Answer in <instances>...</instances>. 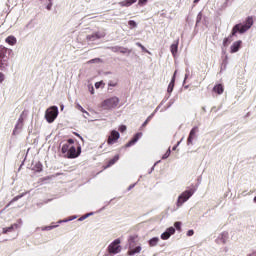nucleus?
I'll use <instances>...</instances> for the list:
<instances>
[{
    "label": "nucleus",
    "instance_id": "nucleus-45",
    "mask_svg": "<svg viewBox=\"0 0 256 256\" xmlns=\"http://www.w3.org/2000/svg\"><path fill=\"white\" fill-rule=\"evenodd\" d=\"M175 149H177V146H174V147H173V151H175Z\"/></svg>",
    "mask_w": 256,
    "mask_h": 256
},
{
    "label": "nucleus",
    "instance_id": "nucleus-39",
    "mask_svg": "<svg viewBox=\"0 0 256 256\" xmlns=\"http://www.w3.org/2000/svg\"><path fill=\"white\" fill-rule=\"evenodd\" d=\"M101 85H103V81L96 82V83H95V88H96V89H99V87H101Z\"/></svg>",
    "mask_w": 256,
    "mask_h": 256
},
{
    "label": "nucleus",
    "instance_id": "nucleus-18",
    "mask_svg": "<svg viewBox=\"0 0 256 256\" xmlns=\"http://www.w3.org/2000/svg\"><path fill=\"white\" fill-rule=\"evenodd\" d=\"M14 229H19V224H12L10 227L3 228L2 233L7 235V233H11Z\"/></svg>",
    "mask_w": 256,
    "mask_h": 256
},
{
    "label": "nucleus",
    "instance_id": "nucleus-38",
    "mask_svg": "<svg viewBox=\"0 0 256 256\" xmlns=\"http://www.w3.org/2000/svg\"><path fill=\"white\" fill-rule=\"evenodd\" d=\"M193 235H195V231L189 230V231L187 232V236H188V237H193Z\"/></svg>",
    "mask_w": 256,
    "mask_h": 256
},
{
    "label": "nucleus",
    "instance_id": "nucleus-47",
    "mask_svg": "<svg viewBox=\"0 0 256 256\" xmlns=\"http://www.w3.org/2000/svg\"><path fill=\"white\" fill-rule=\"evenodd\" d=\"M84 114H86V115H89V112H87V113H84Z\"/></svg>",
    "mask_w": 256,
    "mask_h": 256
},
{
    "label": "nucleus",
    "instance_id": "nucleus-46",
    "mask_svg": "<svg viewBox=\"0 0 256 256\" xmlns=\"http://www.w3.org/2000/svg\"><path fill=\"white\" fill-rule=\"evenodd\" d=\"M254 203H256V196L254 197Z\"/></svg>",
    "mask_w": 256,
    "mask_h": 256
},
{
    "label": "nucleus",
    "instance_id": "nucleus-29",
    "mask_svg": "<svg viewBox=\"0 0 256 256\" xmlns=\"http://www.w3.org/2000/svg\"><path fill=\"white\" fill-rule=\"evenodd\" d=\"M76 109H78V111H81V113H87V111L84 109L83 106H81V104H77Z\"/></svg>",
    "mask_w": 256,
    "mask_h": 256
},
{
    "label": "nucleus",
    "instance_id": "nucleus-5",
    "mask_svg": "<svg viewBox=\"0 0 256 256\" xmlns=\"http://www.w3.org/2000/svg\"><path fill=\"white\" fill-rule=\"evenodd\" d=\"M108 253L110 255H117V253H121V239L114 240L107 248Z\"/></svg>",
    "mask_w": 256,
    "mask_h": 256
},
{
    "label": "nucleus",
    "instance_id": "nucleus-19",
    "mask_svg": "<svg viewBox=\"0 0 256 256\" xmlns=\"http://www.w3.org/2000/svg\"><path fill=\"white\" fill-rule=\"evenodd\" d=\"M134 3H137V0H124L119 2L120 7H131Z\"/></svg>",
    "mask_w": 256,
    "mask_h": 256
},
{
    "label": "nucleus",
    "instance_id": "nucleus-8",
    "mask_svg": "<svg viewBox=\"0 0 256 256\" xmlns=\"http://www.w3.org/2000/svg\"><path fill=\"white\" fill-rule=\"evenodd\" d=\"M78 155H81V148H80V146L78 147V150H77V148H75V146H71L70 150L65 155V157H67L68 159H76V157Z\"/></svg>",
    "mask_w": 256,
    "mask_h": 256
},
{
    "label": "nucleus",
    "instance_id": "nucleus-22",
    "mask_svg": "<svg viewBox=\"0 0 256 256\" xmlns=\"http://www.w3.org/2000/svg\"><path fill=\"white\" fill-rule=\"evenodd\" d=\"M6 43H8V45H15V43H17V38L14 36H8L6 38Z\"/></svg>",
    "mask_w": 256,
    "mask_h": 256
},
{
    "label": "nucleus",
    "instance_id": "nucleus-35",
    "mask_svg": "<svg viewBox=\"0 0 256 256\" xmlns=\"http://www.w3.org/2000/svg\"><path fill=\"white\" fill-rule=\"evenodd\" d=\"M108 86L109 87H117V82L109 81Z\"/></svg>",
    "mask_w": 256,
    "mask_h": 256
},
{
    "label": "nucleus",
    "instance_id": "nucleus-21",
    "mask_svg": "<svg viewBox=\"0 0 256 256\" xmlns=\"http://www.w3.org/2000/svg\"><path fill=\"white\" fill-rule=\"evenodd\" d=\"M177 72L174 73L172 80L170 81L169 85H168V93H173V89L175 87V75Z\"/></svg>",
    "mask_w": 256,
    "mask_h": 256
},
{
    "label": "nucleus",
    "instance_id": "nucleus-28",
    "mask_svg": "<svg viewBox=\"0 0 256 256\" xmlns=\"http://www.w3.org/2000/svg\"><path fill=\"white\" fill-rule=\"evenodd\" d=\"M128 25L130 26L131 29H134L135 27H137V22H135V20H130L128 22Z\"/></svg>",
    "mask_w": 256,
    "mask_h": 256
},
{
    "label": "nucleus",
    "instance_id": "nucleus-37",
    "mask_svg": "<svg viewBox=\"0 0 256 256\" xmlns=\"http://www.w3.org/2000/svg\"><path fill=\"white\" fill-rule=\"evenodd\" d=\"M3 81H5V74L0 72V83H3Z\"/></svg>",
    "mask_w": 256,
    "mask_h": 256
},
{
    "label": "nucleus",
    "instance_id": "nucleus-34",
    "mask_svg": "<svg viewBox=\"0 0 256 256\" xmlns=\"http://www.w3.org/2000/svg\"><path fill=\"white\" fill-rule=\"evenodd\" d=\"M119 131L120 133H124V131H127V126L125 125L120 126Z\"/></svg>",
    "mask_w": 256,
    "mask_h": 256
},
{
    "label": "nucleus",
    "instance_id": "nucleus-9",
    "mask_svg": "<svg viewBox=\"0 0 256 256\" xmlns=\"http://www.w3.org/2000/svg\"><path fill=\"white\" fill-rule=\"evenodd\" d=\"M110 51H112L113 53H122V55H129L131 53V49L123 46H112L110 47Z\"/></svg>",
    "mask_w": 256,
    "mask_h": 256
},
{
    "label": "nucleus",
    "instance_id": "nucleus-14",
    "mask_svg": "<svg viewBox=\"0 0 256 256\" xmlns=\"http://www.w3.org/2000/svg\"><path fill=\"white\" fill-rule=\"evenodd\" d=\"M243 45V41L238 40L234 42L230 47V53H237L241 49V46Z\"/></svg>",
    "mask_w": 256,
    "mask_h": 256
},
{
    "label": "nucleus",
    "instance_id": "nucleus-17",
    "mask_svg": "<svg viewBox=\"0 0 256 256\" xmlns=\"http://www.w3.org/2000/svg\"><path fill=\"white\" fill-rule=\"evenodd\" d=\"M197 131H198L197 127L192 128V130L190 131V134L187 140L188 145H191V143H193V137H195V134L197 133Z\"/></svg>",
    "mask_w": 256,
    "mask_h": 256
},
{
    "label": "nucleus",
    "instance_id": "nucleus-32",
    "mask_svg": "<svg viewBox=\"0 0 256 256\" xmlns=\"http://www.w3.org/2000/svg\"><path fill=\"white\" fill-rule=\"evenodd\" d=\"M171 155V149H168L167 152L163 155L162 159H167Z\"/></svg>",
    "mask_w": 256,
    "mask_h": 256
},
{
    "label": "nucleus",
    "instance_id": "nucleus-26",
    "mask_svg": "<svg viewBox=\"0 0 256 256\" xmlns=\"http://www.w3.org/2000/svg\"><path fill=\"white\" fill-rule=\"evenodd\" d=\"M21 197H23V194H22V195L15 196V197L7 204L6 207L11 206L12 203H15V201H19V199H21Z\"/></svg>",
    "mask_w": 256,
    "mask_h": 256
},
{
    "label": "nucleus",
    "instance_id": "nucleus-36",
    "mask_svg": "<svg viewBox=\"0 0 256 256\" xmlns=\"http://www.w3.org/2000/svg\"><path fill=\"white\" fill-rule=\"evenodd\" d=\"M55 226H46L45 228H42V231H51Z\"/></svg>",
    "mask_w": 256,
    "mask_h": 256
},
{
    "label": "nucleus",
    "instance_id": "nucleus-27",
    "mask_svg": "<svg viewBox=\"0 0 256 256\" xmlns=\"http://www.w3.org/2000/svg\"><path fill=\"white\" fill-rule=\"evenodd\" d=\"M136 45H137V47H140V49L143 51V53H150L149 50H147V48H145V46H143V44H141V42H137Z\"/></svg>",
    "mask_w": 256,
    "mask_h": 256
},
{
    "label": "nucleus",
    "instance_id": "nucleus-15",
    "mask_svg": "<svg viewBox=\"0 0 256 256\" xmlns=\"http://www.w3.org/2000/svg\"><path fill=\"white\" fill-rule=\"evenodd\" d=\"M141 246H137L135 248H133V245L130 244L127 255L129 256H133V255H137V253H141Z\"/></svg>",
    "mask_w": 256,
    "mask_h": 256
},
{
    "label": "nucleus",
    "instance_id": "nucleus-25",
    "mask_svg": "<svg viewBox=\"0 0 256 256\" xmlns=\"http://www.w3.org/2000/svg\"><path fill=\"white\" fill-rule=\"evenodd\" d=\"M34 170H35L37 173H41V171H43V164L37 163V164L34 166Z\"/></svg>",
    "mask_w": 256,
    "mask_h": 256
},
{
    "label": "nucleus",
    "instance_id": "nucleus-1",
    "mask_svg": "<svg viewBox=\"0 0 256 256\" xmlns=\"http://www.w3.org/2000/svg\"><path fill=\"white\" fill-rule=\"evenodd\" d=\"M253 18L251 16L246 18V21L244 24H236L233 29L232 32L230 34V36L228 38H224L223 40V45L224 47H227V43L230 42L229 39H231V37H235V35H237V33H246V31H249L250 27H253Z\"/></svg>",
    "mask_w": 256,
    "mask_h": 256
},
{
    "label": "nucleus",
    "instance_id": "nucleus-2",
    "mask_svg": "<svg viewBox=\"0 0 256 256\" xmlns=\"http://www.w3.org/2000/svg\"><path fill=\"white\" fill-rule=\"evenodd\" d=\"M119 103H120L119 97L112 96L102 101L100 104V107L104 111H111L113 109H117L119 107Z\"/></svg>",
    "mask_w": 256,
    "mask_h": 256
},
{
    "label": "nucleus",
    "instance_id": "nucleus-33",
    "mask_svg": "<svg viewBox=\"0 0 256 256\" xmlns=\"http://www.w3.org/2000/svg\"><path fill=\"white\" fill-rule=\"evenodd\" d=\"M49 1V4L46 6V9L48 11H51V8L53 7V2H51V0H48Z\"/></svg>",
    "mask_w": 256,
    "mask_h": 256
},
{
    "label": "nucleus",
    "instance_id": "nucleus-11",
    "mask_svg": "<svg viewBox=\"0 0 256 256\" xmlns=\"http://www.w3.org/2000/svg\"><path fill=\"white\" fill-rule=\"evenodd\" d=\"M143 136V133L138 132L134 135V137L125 145V147H133V145H135L139 139H141V137Z\"/></svg>",
    "mask_w": 256,
    "mask_h": 256
},
{
    "label": "nucleus",
    "instance_id": "nucleus-16",
    "mask_svg": "<svg viewBox=\"0 0 256 256\" xmlns=\"http://www.w3.org/2000/svg\"><path fill=\"white\" fill-rule=\"evenodd\" d=\"M179 50V39L174 41V43L170 46V51L173 55V57L177 56V51Z\"/></svg>",
    "mask_w": 256,
    "mask_h": 256
},
{
    "label": "nucleus",
    "instance_id": "nucleus-6",
    "mask_svg": "<svg viewBox=\"0 0 256 256\" xmlns=\"http://www.w3.org/2000/svg\"><path fill=\"white\" fill-rule=\"evenodd\" d=\"M191 197H193V190H186V191H184L178 197L177 207H181V205H183V203H185L186 201H189V199H191Z\"/></svg>",
    "mask_w": 256,
    "mask_h": 256
},
{
    "label": "nucleus",
    "instance_id": "nucleus-24",
    "mask_svg": "<svg viewBox=\"0 0 256 256\" xmlns=\"http://www.w3.org/2000/svg\"><path fill=\"white\" fill-rule=\"evenodd\" d=\"M157 243H159V238L157 237H154L149 240L150 247H156Z\"/></svg>",
    "mask_w": 256,
    "mask_h": 256
},
{
    "label": "nucleus",
    "instance_id": "nucleus-41",
    "mask_svg": "<svg viewBox=\"0 0 256 256\" xmlns=\"http://www.w3.org/2000/svg\"><path fill=\"white\" fill-rule=\"evenodd\" d=\"M248 256H256V251L253 252L252 254L248 255Z\"/></svg>",
    "mask_w": 256,
    "mask_h": 256
},
{
    "label": "nucleus",
    "instance_id": "nucleus-30",
    "mask_svg": "<svg viewBox=\"0 0 256 256\" xmlns=\"http://www.w3.org/2000/svg\"><path fill=\"white\" fill-rule=\"evenodd\" d=\"M151 119H153V116H148V118L142 124V127H147V125L149 124V121H151Z\"/></svg>",
    "mask_w": 256,
    "mask_h": 256
},
{
    "label": "nucleus",
    "instance_id": "nucleus-31",
    "mask_svg": "<svg viewBox=\"0 0 256 256\" xmlns=\"http://www.w3.org/2000/svg\"><path fill=\"white\" fill-rule=\"evenodd\" d=\"M174 227L177 229V231H181V222H175Z\"/></svg>",
    "mask_w": 256,
    "mask_h": 256
},
{
    "label": "nucleus",
    "instance_id": "nucleus-12",
    "mask_svg": "<svg viewBox=\"0 0 256 256\" xmlns=\"http://www.w3.org/2000/svg\"><path fill=\"white\" fill-rule=\"evenodd\" d=\"M119 159V154H116L112 159L106 161L105 166H103V169H109V167H113V165H115V163H117Z\"/></svg>",
    "mask_w": 256,
    "mask_h": 256
},
{
    "label": "nucleus",
    "instance_id": "nucleus-43",
    "mask_svg": "<svg viewBox=\"0 0 256 256\" xmlns=\"http://www.w3.org/2000/svg\"><path fill=\"white\" fill-rule=\"evenodd\" d=\"M90 63H95V59H92V60L90 61Z\"/></svg>",
    "mask_w": 256,
    "mask_h": 256
},
{
    "label": "nucleus",
    "instance_id": "nucleus-4",
    "mask_svg": "<svg viewBox=\"0 0 256 256\" xmlns=\"http://www.w3.org/2000/svg\"><path fill=\"white\" fill-rule=\"evenodd\" d=\"M59 115V108L57 106H52L46 110L45 119L48 123H53L57 116Z\"/></svg>",
    "mask_w": 256,
    "mask_h": 256
},
{
    "label": "nucleus",
    "instance_id": "nucleus-13",
    "mask_svg": "<svg viewBox=\"0 0 256 256\" xmlns=\"http://www.w3.org/2000/svg\"><path fill=\"white\" fill-rule=\"evenodd\" d=\"M171 235H175V229L173 227L168 228L164 233L161 234V239L167 241Z\"/></svg>",
    "mask_w": 256,
    "mask_h": 256
},
{
    "label": "nucleus",
    "instance_id": "nucleus-23",
    "mask_svg": "<svg viewBox=\"0 0 256 256\" xmlns=\"http://www.w3.org/2000/svg\"><path fill=\"white\" fill-rule=\"evenodd\" d=\"M87 39L89 41H95V39H101V36H99V33H94L92 35H88Z\"/></svg>",
    "mask_w": 256,
    "mask_h": 256
},
{
    "label": "nucleus",
    "instance_id": "nucleus-7",
    "mask_svg": "<svg viewBox=\"0 0 256 256\" xmlns=\"http://www.w3.org/2000/svg\"><path fill=\"white\" fill-rule=\"evenodd\" d=\"M120 137H121V134H119L118 131L112 130L110 132V135L108 136L107 145H115V143L119 141Z\"/></svg>",
    "mask_w": 256,
    "mask_h": 256
},
{
    "label": "nucleus",
    "instance_id": "nucleus-20",
    "mask_svg": "<svg viewBox=\"0 0 256 256\" xmlns=\"http://www.w3.org/2000/svg\"><path fill=\"white\" fill-rule=\"evenodd\" d=\"M213 91L218 95H223V91H225V89L223 88V84H217L216 86H214Z\"/></svg>",
    "mask_w": 256,
    "mask_h": 256
},
{
    "label": "nucleus",
    "instance_id": "nucleus-42",
    "mask_svg": "<svg viewBox=\"0 0 256 256\" xmlns=\"http://www.w3.org/2000/svg\"><path fill=\"white\" fill-rule=\"evenodd\" d=\"M201 0H194V3L197 4L198 2H200Z\"/></svg>",
    "mask_w": 256,
    "mask_h": 256
},
{
    "label": "nucleus",
    "instance_id": "nucleus-48",
    "mask_svg": "<svg viewBox=\"0 0 256 256\" xmlns=\"http://www.w3.org/2000/svg\"><path fill=\"white\" fill-rule=\"evenodd\" d=\"M131 239L133 240V239H135V237H131Z\"/></svg>",
    "mask_w": 256,
    "mask_h": 256
},
{
    "label": "nucleus",
    "instance_id": "nucleus-10",
    "mask_svg": "<svg viewBox=\"0 0 256 256\" xmlns=\"http://www.w3.org/2000/svg\"><path fill=\"white\" fill-rule=\"evenodd\" d=\"M73 143H75V140L70 138L67 140V142L65 144H63L62 149H61L63 155H67L69 153L71 147H73Z\"/></svg>",
    "mask_w": 256,
    "mask_h": 256
},
{
    "label": "nucleus",
    "instance_id": "nucleus-40",
    "mask_svg": "<svg viewBox=\"0 0 256 256\" xmlns=\"http://www.w3.org/2000/svg\"><path fill=\"white\" fill-rule=\"evenodd\" d=\"M147 3V0H139L138 5H145Z\"/></svg>",
    "mask_w": 256,
    "mask_h": 256
},
{
    "label": "nucleus",
    "instance_id": "nucleus-3",
    "mask_svg": "<svg viewBox=\"0 0 256 256\" xmlns=\"http://www.w3.org/2000/svg\"><path fill=\"white\" fill-rule=\"evenodd\" d=\"M9 55H11V49L1 45L0 46V70L5 71L9 65Z\"/></svg>",
    "mask_w": 256,
    "mask_h": 256
},
{
    "label": "nucleus",
    "instance_id": "nucleus-44",
    "mask_svg": "<svg viewBox=\"0 0 256 256\" xmlns=\"http://www.w3.org/2000/svg\"><path fill=\"white\" fill-rule=\"evenodd\" d=\"M93 93H95V92H94V89L92 88L91 94L93 95Z\"/></svg>",
    "mask_w": 256,
    "mask_h": 256
}]
</instances>
